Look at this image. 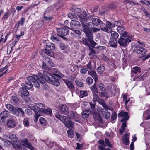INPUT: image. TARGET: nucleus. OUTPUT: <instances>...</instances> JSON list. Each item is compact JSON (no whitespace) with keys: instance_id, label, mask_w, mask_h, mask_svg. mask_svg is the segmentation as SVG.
I'll use <instances>...</instances> for the list:
<instances>
[{"instance_id":"obj_1","label":"nucleus","mask_w":150,"mask_h":150,"mask_svg":"<svg viewBox=\"0 0 150 150\" xmlns=\"http://www.w3.org/2000/svg\"><path fill=\"white\" fill-rule=\"evenodd\" d=\"M83 16L84 18H80V21L83 28L81 30L85 33L87 38H82V42L84 44L88 46L90 44L87 42L88 40L92 46H95L96 44L93 40L92 30L89 28L88 24L86 22L87 21V20L92 19L93 17L87 14V12L85 11H84L83 12Z\"/></svg>"},{"instance_id":"obj_2","label":"nucleus","mask_w":150,"mask_h":150,"mask_svg":"<svg viewBox=\"0 0 150 150\" xmlns=\"http://www.w3.org/2000/svg\"><path fill=\"white\" fill-rule=\"evenodd\" d=\"M37 80L41 84H45L47 80L48 82L58 86L60 83L58 79L54 78L53 76L47 72H44V74H40L38 76Z\"/></svg>"},{"instance_id":"obj_3","label":"nucleus","mask_w":150,"mask_h":150,"mask_svg":"<svg viewBox=\"0 0 150 150\" xmlns=\"http://www.w3.org/2000/svg\"><path fill=\"white\" fill-rule=\"evenodd\" d=\"M54 115L57 119L63 122L66 127L69 128L73 127L74 125L73 122L70 121L69 119L67 117L63 115L60 116L58 112H56Z\"/></svg>"},{"instance_id":"obj_4","label":"nucleus","mask_w":150,"mask_h":150,"mask_svg":"<svg viewBox=\"0 0 150 150\" xmlns=\"http://www.w3.org/2000/svg\"><path fill=\"white\" fill-rule=\"evenodd\" d=\"M100 30L104 32L109 33L112 30V28L115 27V25L110 21H107L106 24H100Z\"/></svg>"},{"instance_id":"obj_5","label":"nucleus","mask_w":150,"mask_h":150,"mask_svg":"<svg viewBox=\"0 0 150 150\" xmlns=\"http://www.w3.org/2000/svg\"><path fill=\"white\" fill-rule=\"evenodd\" d=\"M131 41V40L129 38L120 37L117 40V42L120 46L125 47Z\"/></svg>"},{"instance_id":"obj_6","label":"nucleus","mask_w":150,"mask_h":150,"mask_svg":"<svg viewBox=\"0 0 150 150\" xmlns=\"http://www.w3.org/2000/svg\"><path fill=\"white\" fill-rule=\"evenodd\" d=\"M34 78L32 76H29L27 78V81L25 83H22L21 84V86L25 87L26 89H30L33 87V84L32 83L33 81Z\"/></svg>"},{"instance_id":"obj_7","label":"nucleus","mask_w":150,"mask_h":150,"mask_svg":"<svg viewBox=\"0 0 150 150\" xmlns=\"http://www.w3.org/2000/svg\"><path fill=\"white\" fill-rule=\"evenodd\" d=\"M18 94L24 99H26L27 96L29 95V93L28 91L25 87L23 86L20 87Z\"/></svg>"},{"instance_id":"obj_8","label":"nucleus","mask_w":150,"mask_h":150,"mask_svg":"<svg viewBox=\"0 0 150 150\" xmlns=\"http://www.w3.org/2000/svg\"><path fill=\"white\" fill-rule=\"evenodd\" d=\"M81 24L79 22L76 20H72L70 23V27H68L69 29H76L80 26Z\"/></svg>"},{"instance_id":"obj_9","label":"nucleus","mask_w":150,"mask_h":150,"mask_svg":"<svg viewBox=\"0 0 150 150\" xmlns=\"http://www.w3.org/2000/svg\"><path fill=\"white\" fill-rule=\"evenodd\" d=\"M67 27H64L62 28H58L57 31V35L59 36L62 35H67L69 33V30L67 29Z\"/></svg>"},{"instance_id":"obj_10","label":"nucleus","mask_w":150,"mask_h":150,"mask_svg":"<svg viewBox=\"0 0 150 150\" xmlns=\"http://www.w3.org/2000/svg\"><path fill=\"white\" fill-rule=\"evenodd\" d=\"M134 52L138 54H143L146 52L147 50L143 47H140L139 45H136Z\"/></svg>"},{"instance_id":"obj_11","label":"nucleus","mask_w":150,"mask_h":150,"mask_svg":"<svg viewBox=\"0 0 150 150\" xmlns=\"http://www.w3.org/2000/svg\"><path fill=\"white\" fill-rule=\"evenodd\" d=\"M13 111V113L16 116H19L20 115L23 117H25L24 112L21 108L18 107L16 108Z\"/></svg>"},{"instance_id":"obj_12","label":"nucleus","mask_w":150,"mask_h":150,"mask_svg":"<svg viewBox=\"0 0 150 150\" xmlns=\"http://www.w3.org/2000/svg\"><path fill=\"white\" fill-rule=\"evenodd\" d=\"M128 113L126 112L121 111L118 115V117H123L121 120V122H122L124 121H126L128 120L129 117L128 115Z\"/></svg>"},{"instance_id":"obj_13","label":"nucleus","mask_w":150,"mask_h":150,"mask_svg":"<svg viewBox=\"0 0 150 150\" xmlns=\"http://www.w3.org/2000/svg\"><path fill=\"white\" fill-rule=\"evenodd\" d=\"M9 115V112L7 110L2 112L0 114V122H3L5 119Z\"/></svg>"},{"instance_id":"obj_14","label":"nucleus","mask_w":150,"mask_h":150,"mask_svg":"<svg viewBox=\"0 0 150 150\" xmlns=\"http://www.w3.org/2000/svg\"><path fill=\"white\" fill-rule=\"evenodd\" d=\"M71 30L73 31L72 32H71V34L73 38H80L81 33L79 30H75V29Z\"/></svg>"},{"instance_id":"obj_15","label":"nucleus","mask_w":150,"mask_h":150,"mask_svg":"<svg viewBox=\"0 0 150 150\" xmlns=\"http://www.w3.org/2000/svg\"><path fill=\"white\" fill-rule=\"evenodd\" d=\"M6 124L7 127L10 128L15 127L16 125L15 122L13 119L8 120Z\"/></svg>"},{"instance_id":"obj_16","label":"nucleus","mask_w":150,"mask_h":150,"mask_svg":"<svg viewBox=\"0 0 150 150\" xmlns=\"http://www.w3.org/2000/svg\"><path fill=\"white\" fill-rule=\"evenodd\" d=\"M88 74L93 78L96 83L98 78V76L96 72L94 70L89 71L88 72Z\"/></svg>"},{"instance_id":"obj_17","label":"nucleus","mask_w":150,"mask_h":150,"mask_svg":"<svg viewBox=\"0 0 150 150\" xmlns=\"http://www.w3.org/2000/svg\"><path fill=\"white\" fill-rule=\"evenodd\" d=\"M117 42L116 39L111 38L109 40L108 44L111 47L113 48H116L117 46Z\"/></svg>"},{"instance_id":"obj_18","label":"nucleus","mask_w":150,"mask_h":150,"mask_svg":"<svg viewBox=\"0 0 150 150\" xmlns=\"http://www.w3.org/2000/svg\"><path fill=\"white\" fill-rule=\"evenodd\" d=\"M32 77L34 78L33 81L32 82L34 86L36 88H39L40 86V82L37 80L38 76L36 75H33Z\"/></svg>"},{"instance_id":"obj_19","label":"nucleus","mask_w":150,"mask_h":150,"mask_svg":"<svg viewBox=\"0 0 150 150\" xmlns=\"http://www.w3.org/2000/svg\"><path fill=\"white\" fill-rule=\"evenodd\" d=\"M22 143V145H25L26 146L32 150H34V148L32 146L31 144L26 139L23 140L21 141Z\"/></svg>"},{"instance_id":"obj_20","label":"nucleus","mask_w":150,"mask_h":150,"mask_svg":"<svg viewBox=\"0 0 150 150\" xmlns=\"http://www.w3.org/2000/svg\"><path fill=\"white\" fill-rule=\"evenodd\" d=\"M127 135L126 133L123 136L122 138L121 139L122 142L125 145H128L129 144V138L127 137Z\"/></svg>"},{"instance_id":"obj_21","label":"nucleus","mask_w":150,"mask_h":150,"mask_svg":"<svg viewBox=\"0 0 150 150\" xmlns=\"http://www.w3.org/2000/svg\"><path fill=\"white\" fill-rule=\"evenodd\" d=\"M36 107L38 112H40L42 113V111L45 108L44 105L42 103H37Z\"/></svg>"},{"instance_id":"obj_22","label":"nucleus","mask_w":150,"mask_h":150,"mask_svg":"<svg viewBox=\"0 0 150 150\" xmlns=\"http://www.w3.org/2000/svg\"><path fill=\"white\" fill-rule=\"evenodd\" d=\"M25 21V18L23 17L21 19V21H18L17 22L14 26V28H16V30H17L19 27L20 25H21L22 26H23Z\"/></svg>"},{"instance_id":"obj_23","label":"nucleus","mask_w":150,"mask_h":150,"mask_svg":"<svg viewBox=\"0 0 150 150\" xmlns=\"http://www.w3.org/2000/svg\"><path fill=\"white\" fill-rule=\"evenodd\" d=\"M44 52L51 57H52L54 55V53L53 52L46 49H42L40 53L41 54H42Z\"/></svg>"},{"instance_id":"obj_24","label":"nucleus","mask_w":150,"mask_h":150,"mask_svg":"<svg viewBox=\"0 0 150 150\" xmlns=\"http://www.w3.org/2000/svg\"><path fill=\"white\" fill-rule=\"evenodd\" d=\"M92 21L93 23L96 26L103 24V22L98 18H93Z\"/></svg>"},{"instance_id":"obj_25","label":"nucleus","mask_w":150,"mask_h":150,"mask_svg":"<svg viewBox=\"0 0 150 150\" xmlns=\"http://www.w3.org/2000/svg\"><path fill=\"white\" fill-rule=\"evenodd\" d=\"M97 101L98 103L101 104L102 106L106 109H109V107L108 106L105 101L102 99H99Z\"/></svg>"},{"instance_id":"obj_26","label":"nucleus","mask_w":150,"mask_h":150,"mask_svg":"<svg viewBox=\"0 0 150 150\" xmlns=\"http://www.w3.org/2000/svg\"><path fill=\"white\" fill-rule=\"evenodd\" d=\"M102 112L103 115L106 119H108L110 117V114L107 110L103 109Z\"/></svg>"},{"instance_id":"obj_27","label":"nucleus","mask_w":150,"mask_h":150,"mask_svg":"<svg viewBox=\"0 0 150 150\" xmlns=\"http://www.w3.org/2000/svg\"><path fill=\"white\" fill-rule=\"evenodd\" d=\"M59 108L60 110L63 112H67L68 111V108L65 105H59Z\"/></svg>"},{"instance_id":"obj_28","label":"nucleus","mask_w":150,"mask_h":150,"mask_svg":"<svg viewBox=\"0 0 150 150\" xmlns=\"http://www.w3.org/2000/svg\"><path fill=\"white\" fill-rule=\"evenodd\" d=\"M45 60L47 64L50 66L52 67L54 66V64L53 63L50 57H45Z\"/></svg>"},{"instance_id":"obj_29","label":"nucleus","mask_w":150,"mask_h":150,"mask_svg":"<svg viewBox=\"0 0 150 150\" xmlns=\"http://www.w3.org/2000/svg\"><path fill=\"white\" fill-rule=\"evenodd\" d=\"M141 69L140 67L136 66L133 67L132 70L131 72H133L134 73H140L141 72Z\"/></svg>"},{"instance_id":"obj_30","label":"nucleus","mask_w":150,"mask_h":150,"mask_svg":"<svg viewBox=\"0 0 150 150\" xmlns=\"http://www.w3.org/2000/svg\"><path fill=\"white\" fill-rule=\"evenodd\" d=\"M46 46L47 48H50L53 51L55 50V45L53 43H48L47 44Z\"/></svg>"},{"instance_id":"obj_31","label":"nucleus","mask_w":150,"mask_h":150,"mask_svg":"<svg viewBox=\"0 0 150 150\" xmlns=\"http://www.w3.org/2000/svg\"><path fill=\"white\" fill-rule=\"evenodd\" d=\"M9 137L11 140L15 142H17L18 141L16 136L13 133H11L10 134Z\"/></svg>"},{"instance_id":"obj_32","label":"nucleus","mask_w":150,"mask_h":150,"mask_svg":"<svg viewBox=\"0 0 150 150\" xmlns=\"http://www.w3.org/2000/svg\"><path fill=\"white\" fill-rule=\"evenodd\" d=\"M42 112L44 113L51 116L52 114V110L50 108H48L47 109H45L44 108L42 111Z\"/></svg>"},{"instance_id":"obj_33","label":"nucleus","mask_w":150,"mask_h":150,"mask_svg":"<svg viewBox=\"0 0 150 150\" xmlns=\"http://www.w3.org/2000/svg\"><path fill=\"white\" fill-rule=\"evenodd\" d=\"M11 101L14 104H17L19 102V100L16 96H13L12 97Z\"/></svg>"},{"instance_id":"obj_34","label":"nucleus","mask_w":150,"mask_h":150,"mask_svg":"<svg viewBox=\"0 0 150 150\" xmlns=\"http://www.w3.org/2000/svg\"><path fill=\"white\" fill-rule=\"evenodd\" d=\"M35 113V115L34 116V121L35 122H37L38 121V118L41 115L42 113H41L40 112H36Z\"/></svg>"},{"instance_id":"obj_35","label":"nucleus","mask_w":150,"mask_h":150,"mask_svg":"<svg viewBox=\"0 0 150 150\" xmlns=\"http://www.w3.org/2000/svg\"><path fill=\"white\" fill-rule=\"evenodd\" d=\"M6 108L10 111H11L12 113H13V110L15 108H14L13 106L10 104H8L6 105Z\"/></svg>"},{"instance_id":"obj_36","label":"nucleus","mask_w":150,"mask_h":150,"mask_svg":"<svg viewBox=\"0 0 150 150\" xmlns=\"http://www.w3.org/2000/svg\"><path fill=\"white\" fill-rule=\"evenodd\" d=\"M111 35L112 37L113 38L112 39H117L119 36V35L117 32L114 31H111Z\"/></svg>"},{"instance_id":"obj_37","label":"nucleus","mask_w":150,"mask_h":150,"mask_svg":"<svg viewBox=\"0 0 150 150\" xmlns=\"http://www.w3.org/2000/svg\"><path fill=\"white\" fill-rule=\"evenodd\" d=\"M23 123L25 127H28L29 126V122L28 119L27 118L24 119L23 121Z\"/></svg>"},{"instance_id":"obj_38","label":"nucleus","mask_w":150,"mask_h":150,"mask_svg":"<svg viewBox=\"0 0 150 150\" xmlns=\"http://www.w3.org/2000/svg\"><path fill=\"white\" fill-rule=\"evenodd\" d=\"M80 97L83 98L88 95V93L86 91H80Z\"/></svg>"},{"instance_id":"obj_39","label":"nucleus","mask_w":150,"mask_h":150,"mask_svg":"<svg viewBox=\"0 0 150 150\" xmlns=\"http://www.w3.org/2000/svg\"><path fill=\"white\" fill-rule=\"evenodd\" d=\"M18 144L19 145H18L14 143L12 144V145L13 147L16 150H19L21 148L20 146L22 145V144L19 142V143H18Z\"/></svg>"},{"instance_id":"obj_40","label":"nucleus","mask_w":150,"mask_h":150,"mask_svg":"<svg viewBox=\"0 0 150 150\" xmlns=\"http://www.w3.org/2000/svg\"><path fill=\"white\" fill-rule=\"evenodd\" d=\"M105 68L103 66H100L98 67L97 69L98 72L99 74H101L104 71Z\"/></svg>"},{"instance_id":"obj_41","label":"nucleus","mask_w":150,"mask_h":150,"mask_svg":"<svg viewBox=\"0 0 150 150\" xmlns=\"http://www.w3.org/2000/svg\"><path fill=\"white\" fill-rule=\"evenodd\" d=\"M65 83L69 88L71 89L74 88V87L72 83L70 81L66 80L65 81Z\"/></svg>"},{"instance_id":"obj_42","label":"nucleus","mask_w":150,"mask_h":150,"mask_svg":"<svg viewBox=\"0 0 150 150\" xmlns=\"http://www.w3.org/2000/svg\"><path fill=\"white\" fill-rule=\"evenodd\" d=\"M68 136L70 138H73L74 136V132L72 129H70L67 131Z\"/></svg>"},{"instance_id":"obj_43","label":"nucleus","mask_w":150,"mask_h":150,"mask_svg":"<svg viewBox=\"0 0 150 150\" xmlns=\"http://www.w3.org/2000/svg\"><path fill=\"white\" fill-rule=\"evenodd\" d=\"M28 107L32 110L34 111L35 112H38L37 109L36 107L33 104H30L28 105Z\"/></svg>"},{"instance_id":"obj_44","label":"nucleus","mask_w":150,"mask_h":150,"mask_svg":"<svg viewBox=\"0 0 150 150\" xmlns=\"http://www.w3.org/2000/svg\"><path fill=\"white\" fill-rule=\"evenodd\" d=\"M74 13L78 16H80L81 15V10L80 9L77 8L74 10Z\"/></svg>"},{"instance_id":"obj_45","label":"nucleus","mask_w":150,"mask_h":150,"mask_svg":"<svg viewBox=\"0 0 150 150\" xmlns=\"http://www.w3.org/2000/svg\"><path fill=\"white\" fill-rule=\"evenodd\" d=\"M99 99V97L97 93H93V102L97 101Z\"/></svg>"},{"instance_id":"obj_46","label":"nucleus","mask_w":150,"mask_h":150,"mask_svg":"<svg viewBox=\"0 0 150 150\" xmlns=\"http://www.w3.org/2000/svg\"><path fill=\"white\" fill-rule=\"evenodd\" d=\"M91 89L92 92L94 93H98V89L96 87L95 84H94L93 86L91 87Z\"/></svg>"},{"instance_id":"obj_47","label":"nucleus","mask_w":150,"mask_h":150,"mask_svg":"<svg viewBox=\"0 0 150 150\" xmlns=\"http://www.w3.org/2000/svg\"><path fill=\"white\" fill-rule=\"evenodd\" d=\"M50 38L51 40L54 42H57L60 41V39L58 37L54 35H52Z\"/></svg>"},{"instance_id":"obj_48","label":"nucleus","mask_w":150,"mask_h":150,"mask_svg":"<svg viewBox=\"0 0 150 150\" xmlns=\"http://www.w3.org/2000/svg\"><path fill=\"white\" fill-rule=\"evenodd\" d=\"M47 146L50 148H52L54 145H56L57 143L54 142L48 141L47 143Z\"/></svg>"},{"instance_id":"obj_49","label":"nucleus","mask_w":150,"mask_h":150,"mask_svg":"<svg viewBox=\"0 0 150 150\" xmlns=\"http://www.w3.org/2000/svg\"><path fill=\"white\" fill-rule=\"evenodd\" d=\"M89 110H87L86 111H83L82 113V115L83 118H88L89 116V114H87V113L89 112Z\"/></svg>"},{"instance_id":"obj_50","label":"nucleus","mask_w":150,"mask_h":150,"mask_svg":"<svg viewBox=\"0 0 150 150\" xmlns=\"http://www.w3.org/2000/svg\"><path fill=\"white\" fill-rule=\"evenodd\" d=\"M39 121L40 123L43 126H45L47 124V122L42 117H40L39 119Z\"/></svg>"},{"instance_id":"obj_51","label":"nucleus","mask_w":150,"mask_h":150,"mask_svg":"<svg viewBox=\"0 0 150 150\" xmlns=\"http://www.w3.org/2000/svg\"><path fill=\"white\" fill-rule=\"evenodd\" d=\"M105 144L106 146L109 147L111 148L112 146V145L110 142L109 140L107 138H105Z\"/></svg>"},{"instance_id":"obj_52","label":"nucleus","mask_w":150,"mask_h":150,"mask_svg":"<svg viewBox=\"0 0 150 150\" xmlns=\"http://www.w3.org/2000/svg\"><path fill=\"white\" fill-rule=\"evenodd\" d=\"M125 30V28L121 26L118 27L117 28V30L120 34Z\"/></svg>"},{"instance_id":"obj_53","label":"nucleus","mask_w":150,"mask_h":150,"mask_svg":"<svg viewBox=\"0 0 150 150\" xmlns=\"http://www.w3.org/2000/svg\"><path fill=\"white\" fill-rule=\"evenodd\" d=\"M52 71L53 73V75L54 76L56 77L57 76L56 74H58L59 73V72L58 70L56 68H52Z\"/></svg>"},{"instance_id":"obj_54","label":"nucleus","mask_w":150,"mask_h":150,"mask_svg":"<svg viewBox=\"0 0 150 150\" xmlns=\"http://www.w3.org/2000/svg\"><path fill=\"white\" fill-rule=\"evenodd\" d=\"M86 81L87 82L88 85L92 84L93 82V79L91 77H88L86 79Z\"/></svg>"},{"instance_id":"obj_55","label":"nucleus","mask_w":150,"mask_h":150,"mask_svg":"<svg viewBox=\"0 0 150 150\" xmlns=\"http://www.w3.org/2000/svg\"><path fill=\"white\" fill-rule=\"evenodd\" d=\"M75 82L76 85L80 87H82L84 86V84L83 82L77 80H76Z\"/></svg>"},{"instance_id":"obj_56","label":"nucleus","mask_w":150,"mask_h":150,"mask_svg":"<svg viewBox=\"0 0 150 150\" xmlns=\"http://www.w3.org/2000/svg\"><path fill=\"white\" fill-rule=\"evenodd\" d=\"M93 116L95 120H99L100 118V116L96 112L94 113Z\"/></svg>"},{"instance_id":"obj_57","label":"nucleus","mask_w":150,"mask_h":150,"mask_svg":"<svg viewBox=\"0 0 150 150\" xmlns=\"http://www.w3.org/2000/svg\"><path fill=\"white\" fill-rule=\"evenodd\" d=\"M117 117V115L116 113L114 112H113L111 116V120L112 122L114 121Z\"/></svg>"},{"instance_id":"obj_58","label":"nucleus","mask_w":150,"mask_h":150,"mask_svg":"<svg viewBox=\"0 0 150 150\" xmlns=\"http://www.w3.org/2000/svg\"><path fill=\"white\" fill-rule=\"evenodd\" d=\"M98 86L101 91H105V88L103 84L99 83L98 85Z\"/></svg>"},{"instance_id":"obj_59","label":"nucleus","mask_w":150,"mask_h":150,"mask_svg":"<svg viewBox=\"0 0 150 150\" xmlns=\"http://www.w3.org/2000/svg\"><path fill=\"white\" fill-rule=\"evenodd\" d=\"M69 116L70 118L74 119L75 118V114L74 112L72 111L70 112L69 113Z\"/></svg>"},{"instance_id":"obj_60","label":"nucleus","mask_w":150,"mask_h":150,"mask_svg":"<svg viewBox=\"0 0 150 150\" xmlns=\"http://www.w3.org/2000/svg\"><path fill=\"white\" fill-rule=\"evenodd\" d=\"M42 68L44 69H46L47 70H50V68L46 65V64L44 62H43L42 65Z\"/></svg>"},{"instance_id":"obj_61","label":"nucleus","mask_w":150,"mask_h":150,"mask_svg":"<svg viewBox=\"0 0 150 150\" xmlns=\"http://www.w3.org/2000/svg\"><path fill=\"white\" fill-rule=\"evenodd\" d=\"M89 50L90 51L89 54V55H94L95 54V50L92 48H90Z\"/></svg>"},{"instance_id":"obj_62","label":"nucleus","mask_w":150,"mask_h":150,"mask_svg":"<svg viewBox=\"0 0 150 150\" xmlns=\"http://www.w3.org/2000/svg\"><path fill=\"white\" fill-rule=\"evenodd\" d=\"M121 35V36L120 37H126V38H128L129 37L127 36V32L125 31H124L123 32H122L120 34Z\"/></svg>"},{"instance_id":"obj_63","label":"nucleus","mask_w":150,"mask_h":150,"mask_svg":"<svg viewBox=\"0 0 150 150\" xmlns=\"http://www.w3.org/2000/svg\"><path fill=\"white\" fill-rule=\"evenodd\" d=\"M77 147L76 149L78 150H81L83 149V146L82 144H80L79 143H77Z\"/></svg>"},{"instance_id":"obj_64","label":"nucleus","mask_w":150,"mask_h":150,"mask_svg":"<svg viewBox=\"0 0 150 150\" xmlns=\"http://www.w3.org/2000/svg\"><path fill=\"white\" fill-rule=\"evenodd\" d=\"M60 47L62 50H65L66 49V46L64 44L61 43L60 44Z\"/></svg>"}]
</instances>
